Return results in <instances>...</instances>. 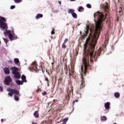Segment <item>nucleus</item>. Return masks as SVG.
<instances>
[{"label":"nucleus","mask_w":124,"mask_h":124,"mask_svg":"<svg viewBox=\"0 0 124 124\" xmlns=\"http://www.w3.org/2000/svg\"><path fill=\"white\" fill-rule=\"evenodd\" d=\"M94 18H97V21H95V31L91 28L90 26H86V30L84 33L81 36L82 39H85L87 37V35L90 31L88 38L86 41L90 42V47L87 49V44L85 45L84 54L82 59V65L81 67V77L80 85H85V79L83 77V74L86 76L87 73V69H92V66L90 65L91 63H93V62H96L97 57L100 56L101 51L98 50L97 51H94V48L97 42V39L99 38L100 32L104 30L103 28V21L106 19V16H104L102 13L97 12L94 13Z\"/></svg>","instance_id":"1"},{"label":"nucleus","mask_w":124,"mask_h":124,"mask_svg":"<svg viewBox=\"0 0 124 124\" xmlns=\"http://www.w3.org/2000/svg\"><path fill=\"white\" fill-rule=\"evenodd\" d=\"M7 91L9 92L8 93V95L9 96L12 97V96H13V94H15L14 96V99L16 101H18L19 99V96H21V94H20V92L18 90L9 88L7 89Z\"/></svg>","instance_id":"2"},{"label":"nucleus","mask_w":124,"mask_h":124,"mask_svg":"<svg viewBox=\"0 0 124 124\" xmlns=\"http://www.w3.org/2000/svg\"><path fill=\"white\" fill-rule=\"evenodd\" d=\"M70 88H68L67 90V92L65 93V99L64 100V103L65 104H67L70 100V95H71V91L73 92V87L72 86V84L69 85Z\"/></svg>","instance_id":"3"},{"label":"nucleus","mask_w":124,"mask_h":124,"mask_svg":"<svg viewBox=\"0 0 124 124\" xmlns=\"http://www.w3.org/2000/svg\"><path fill=\"white\" fill-rule=\"evenodd\" d=\"M5 18L0 16V27L3 31H7L8 27H7V23L6 22Z\"/></svg>","instance_id":"4"},{"label":"nucleus","mask_w":124,"mask_h":124,"mask_svg":"<svg viewBox=\"0 0 124 124\" xmlns=\"http://www.w3.org/2000/svg\"><path fill=\"white\" fill-rule=\"evenodd\" d=\"M12 71V74L14 75L15 79H20L21 78V74L19 73V69L17 67H12L11 68Z\"/></svg>","instance_id":"5"},{"label":"nucleus","mask_w":124,"mask_h":124,"mask_svg":"<svg viewBox=\"0 0 124 124\" xmlns=\"http://www.w3.org/2000/svg\"><path fill=\"white\" fill-rule=\"evenodd\" d=\"M4 35H8L9 38L11 40H14L17 38V36H15L14 32L13 31H11L10 30H7L3 32Z\"/></svg>","instance_id":"6"},{"label":"nucleus","mask_w":124,"mask_h":124,"mask_svg":"<svg viewBox=\"0 0 124 124\" xmlns=\"http://www.w3.org/2000/svg\"><path fill=\"white\" fill-rule=\"evenodd\" d=\"M102 8L103 10V11H104V12H105L106 13V16H107L108 12H109V6H108V4H107V3L103 4L102 6Z\"/></svg>","instance_id":"7"},{"label":"nucleus","mask_w":124,"mask_h":124,"mask_svg":"<svg viewBox=\"0 0 124 124\" xmlns=\"http://www.w3.org/2000/svg\"><path fill=\"white\" fill-rule=\"evenodd\" d=\"M68 13L69 14H71L73 18L74 19H77V14L75 13V10L73 9H69L68 10Z\"/></svg>","instance_id":"8"},{"label":"nucleus","mask_w":124,"mask_h":124,"mask_svg":"<svg viewBox=\"0 0 124 124\" xmlns=\"http://www.w3.org/2000/svg\"><path fill=\"white\" fill-rule=\"evenodd\" d=\"M12 82V78L10 76H7L5 80L4 81V83L5 85H6V86H9L10 85V83Z\"/></svg>","instance_id":"9"},{"label":"nucleus","mask_w":124,"mask_h":124,"mask_svg":"<svg viewBox=\"0 0 124 124\" xmlns=\"http://www.w3.org/2000/svg\"><path fill=\"white\" fill-rule=\"evenodd\" d=\"M37 66V63H36V62H33L30 68L32 69V70H34V71H38L39 69Z\"/></svg>","instance_id":"10"},{"label":"nucleus","mask_w":124,"mask_h":124,"mask_svg":"<svg viewBox=\"0 0 124 124\" xmlns=\"http://www.w3.org/2000/svg\"><path fill=\"white\" fill-rule=\"evenodd\" d=\"M110 102H107L105 103L104 105L106 110H109V109H110Z\"/></svg>","instance_id":"11"},{"label":"nucleus","mask_w":124,"mask_h":124,"mask_svg":"<svg viewBox=\"0 0 124 124\" xmlns=\"http://www.w3.org/2000/svg\"><path fill=\"white\" fill-rule=\"evenodd\" d=\"M4 72L6 75H9V74H10V71L8 68H5L4 69Z\"/></svg>","instance_id":"12"},{"label":"nucleus","mask_w":124,"mask_h":124,"mask_svg":"<svg viewBox=\"0 0 124 124\" xmlns=\"http://www.w3.org/2000/svg\"><path fill=\"white\" fill-rule=\"evenodd\" d=\"M42 17H43V15H42L41 14H38L36 15V16H35V19H36L37 20L38 19H40V18H42Z\"/></svg>","instance_id":"13"},{"label":"nucleus","mask_w":124,"mask_h":124,"mask_svg":"<svg viewBox=\"0 0 124 124\" xmlns=\"http://www.w3.org/2000/svg\"><path fill=\"white\" fill-rule=\"evenodd\" d=\"M26 76L24 75H23L22 76H21V79H22V81L24 83V82L25 83H27V79H26Z\"/></svg>","instance_id":"14"},{"label":"nucleus","mask_w":124,"mask_h":124,"mask_svg":"<svg viewBox=\"0 0 124 124\" xmlns=\"http://www.w3.org/2000/svg\"><path fill=\"white\" fill-rule=\"evenodd\" d=\"M34 117L35 118H39V113H38V111H35L34 113H33Z\"/></svg>","instance_id":"15"},{"label":"nucleus","mask_w":124,"mask_h":124,"mask_svg":"<svg viewBox=\"0 0 124 124\" xmlns=\"http://www.w3.org/2000/svg\"><path fill=\"white\" fill-rule=\"evenodd\" d=\"M16 82L17 85H23V84H24V82L22 81H20L19 80H16Z\"/></svg>","instance_id":"16"},{"label":"nucleus","mask_w":124,"mask_h":124,"mask_svg":"<svg viewBox=\"0 0 124 124\" xmlns=\"http://www.w3.org/2000/svg\"><path fill=\"white\" fill-rule=\"evenodd\" d=\"M101 121H107V118L105 116H101L100 117Z\"/></svg>","instance_id":"17"},{"label":"nucleus","mask_w":124,"mask_h":124,"mask_svg":"<svg viewBox=\"0 0 124 124\" xmlns=\"http://www.w3.org/2000/svg\"><path fill=\"white\" fill-rule=\"evenodd\" d=\"M114 96L116 97V98H119V97H120V93L115 92L114 93Z\"/></svg>","instance_id":"18"},{"label":"nucleus","mask_w":124,"mask_h":124,"mask_svg":"<svg viewBox=\"0 0 124 124\" xmlns=\"http://www.w3.org/2000/svg\"><path fill=\"white\" fill-rule=\"evenodd\" d=\"M14 62H15V63L16 64H18V63H19V59L18 58H15L14 60Z\"/></svg>","instance_id":"19"},{"label":"nucleus","mask_w":124,"mask_h":124,"mask_svg":"<svg viewBox=\"0 0 124 124\" xmlns=\"http://www.w3.org/2000/svg\"><path fill=\"white\" fill-rule=\"evenodd\" d=\"M83 10H84V8L82 6H80L78 8V12H81L82 11H83Z\"/></svg>","instance_id":"20"},{"label":"nucleus","mask_w":124,"mask_h":124,"mask_svg":"<svg viewBox=\"0 0 124 124\" xmlns=\"http://www.w3.org/2000/svg\"><path fill=\"white\" fill-rule=\"evenodd\" d=\"M14 1L16 3H19L22 2V0H14Z\"/></svg>","instance_id":"21"},{"label":"nucleus","mask_w":124,"mask_h":124,"mask_svg":"<svg viewBox=\"0 0 124 124\" xmlns=\"http://www.w3.org/2000/svg\"><path fill=\"white\" fill-rule=\"evenodd\" d=\"M62 48H63V49H65V48H66V45H65V43H63L62 44Z\"/></svg>","instance_id":"22"},{"label":"nucleus","mask_w":124,"mask_h":124,"mask_svg":"<svg viewBox=\"0 0 124 124\" xmlns=\"http://www.w3.org/2000/svg\"><path fill=\"white\" fill-rule=\"evenodd\" d=\"M86 6L88 8H92V5L91 4H87Z\"/></svg>","instance_id":"23"},{"label":"nucleus","mask_w":124,"mask_h":124,"mask_svg":"<svg viewBox=\"0 0 124 124\" xmlns=\"http://www.w3.org/2000/svg\"><path fill=\"white\" fill-rule=\"evenodd\" d=\"M3 39L4 41V42L6 43V44H7V42H8V40L7 39L3 38Z\"/></svg>","instance_id":"24"},{"label":"nucleus","mask_w":124,"mask_h":124,"mask_svg":"<svg viewBox=\"0 0 124 124\" xmlns=\"http://www.w3.org/2000/svg\"><path fill=\"white\" fill-rule=\"evenodd\" d=\"M68 121V118H65L63 119V123H66Z\"/></svg>","instance_id":"25"},{"label":"nucleus","mask_w":124,"mask_h":124,"mask_svg":"<svg viewBox=\"0 0 124 124\" xmlns=\"http://www.w3.org/2000/svg\"><path fill=\"white\" fill-rule=\"evenodd\" d=\"M51 34H55V29L54 28L52 29V31L51 32Z\"/></svg>","instance_id":"26"},{"label":"nucleus","mask_w":124,"mask_h":124,"mask_svg":"<svg viewBox=\"0 0 124 124\" xmlns=\"http://www.w3.org/2000/svg\"><path fill=\"white\" fill-rule=\"evenodd\" d=\"M74 73V72H73V71H70L69 74H70V76H72V74H73Z\"/></svg>","instance_id":"27"},{"label":"nucleus","mask_w":124,"mask_h":124,"mask_svg":"<svg viewBox=\"0 0 124 124\" xmlns=\"http://www.w3.org/2000/svg\"><path fill=\"white\" fill-rule=\"evenodd\" d=\"M42 94L43 95H46V94H47V92L44 91V92H43V93H42Z\"/></svg>","instance_id":"28"},{"label":"nucleus","mask_w":124,"mask_h":124,"mask_svg":"<svg viewBox=\"0 0 124 124\" xmlns=\"http://www.w3.org/2000/svg\"><path fill=\"white\" fill-rule=\"evenodd\" d=\"M57 101L58 100H53L52 105H53V104H55V103H56V102H57Z\"/></svg>","instance_id":"29"},{"label":"nucleus","mask_w":124,"mask_h":124,"mask_svg":"<svg viewBox=\"0 0 124 124\" xmlns=\"http://www.w3.org/2000/svg\"><path fill=\"white\" fill-rule=\"evenodd\" d=\"M68 41V39L66 38L65 39L64 41V43H66V42H67Z\"/></svg>","instance_id":"30"},{"label":"nucleus","mask_w":124,"mask_h":124,"mask_svg":"<svg viewBox=\"0 0 124 124\" xmlns=\"http://www.w3.org/2000/svg\"><path fill=\"white\" fill-rule=\"evenodd\" d=\"M75 102H78V100H75V101H73V105H74Z\"/></svg>","instance_id":"31"},{"label":"nucleus","mask_w":124,"mask_h":124,"mask_svg":"<svg viewBox=\"0 0 124 124\" xmlns=\"http://www.w3.org/2000/svg\"><path fill=\"white\" fill-rule=\"evenodd\" d=\"M10 8H11V9H14V8H15V6L12 5V6H11Z\"/></svg>","instance_id":"32"},{"label":"nucleus","mask_w":124,"mask_h":124,"mask_svg":"<svg viewBox=\"0 0 124 124\" xmlns=\"http://www.w3.org/2000/svg\"><path fill=\"white\" fill-rule=\"evenodd\" d=\"M78 50H77V49L76 50V54H75V55H76V56H77L78 55Z\"/></svg>","instance_id":"33"},{"label":"nucleus","mask_w":124,"mask_h":124,"mask_svg":"<svg viewBox=\"0 0 124 124\" xmlns=\"http://www.w3.org/2000/svg\"><path fill=\"white\" fill-rule=\"evenodd\" d=\"M53 13H58V12H59V11L58 10H54L53 11Z\"/></svg>","instance_id":"34"},{"label":"nucleus","mask_w":124,"mask_h":124,"mask_svg":"<svg viewBox=\"0 0 124 124\" xmlns=\"http://www.w3.org/2000/svg\"><path fill=\"white\" fill-rule=\"evenodd\" d=\"M0 91L1 92H3V89L2 88V87H1V86H0Z\"/></svg>","instance_id":"35"},{"label":"nucleus","mask_w":124,"mask_h":124,"mask_svg":"<svg viewBox=\"0 0 124 124\" xmlns=\"http://www.w3.org/2000/svg\"><path fill=\"white\" fill-rule=\"evenodd\" d=\"M45 80L46 81V82H47V83H48V81H49V80L48 79V78H45Z\"/></svg>","instance_id":"36"},{"label":"nucleus","mask_w":124,"mask_h":124,"mask_svg":"<svg viewBox=\"0 0 124 124\" xmlns=\"http://www.w3.org/2000/svg\"><path fill=\"white\" fill-rule=\"evenodd\" d=\"M58 3H59V4L62 5V1H58Z\"/></svg>","instance_id":"37"},{"label":"nucleus","mask_w":124,"mask_h":124,"mask_svg":"<svg viewBox=\"0 0 124 124\" xmlns=\"http://www.w3.org/2000/svg\"><path fill=\"white\" fill-rule=\"evenodd\" d=\"M70 1H75L76 0H69Z\"/></svg>","instance_id":"38"},{"label":"nucleus","mask_w":124,"mask_h":124,"mask_svg":"<svg viewBox=\"0 0 124 124\" xmlns=\"http://www.w3.org/2000/svg\"><path fill=\"white\" fill-rule=\"evenodd\" d=\"M1 122L2 123H3V119H1Z\"/></svg>","instance_id":"39"},{"label":"nucleus","mask_w":124,"mask_h":124,"mask_svg":"<svg viewBox=\"0 0 124 124\" xmlns=\"http://www.w3.org/2000/svg\"><path fill=\"white\" fill-rule=\"evenodd\" d=\"M80 25H81V24H80V23H78V24H77V25H78V26H79Z\"/></svg>","instance_id":"40"},{"label":"nucleus","mask_w":124,"mask_h":124,"mask_svg":"<svg viewBox=\"0 0 124 124\" xmlns=\"http://www.w3.org/2000/svg\"><path fill=\"white\" fill-rule=\"evenodd\" d=\"M36 92L37 93H38V92H39V89L37 90Z\"/></svg>","instance_id":"41"},{"label":"nucleus","mask_w":124,"mask_h":124,"mask_svg":"<svg viewBox=\"0 0 124 124\" xmlns=\"http://www.w3.org/2000/svg\"><path fill=\"white\" fill-rule=\"evenodd\" d=\"M61 93H63V91L62 90H61Z\"/></svg>","instance_id":"42"},{"label":"nucleus","mask_w":124,"mask_h":124,"mask_svg":"<svg viewBox=\"0 0 124 124\" xmlns=\"http://www.w3.org/2000/svg\"><path fill=\"white\" fill-rule=\"evenodd\" d=\"M9 62H11V63H12V61H9Z\"/></svg>","instance_id":"43"},{"label":"nucleus","mask_w":124,"mask_h":124,"mask_svg":"<svg viewBox=\"0 0 124 124\" xmlns=\"http://www.w3.org/2000/svg\"><path fill=\"white\" fill-rule=\"evenodd\" d=\"M0 43H1V42H0Z\"/></svg>","instance_id":"44"}]
</instances>
